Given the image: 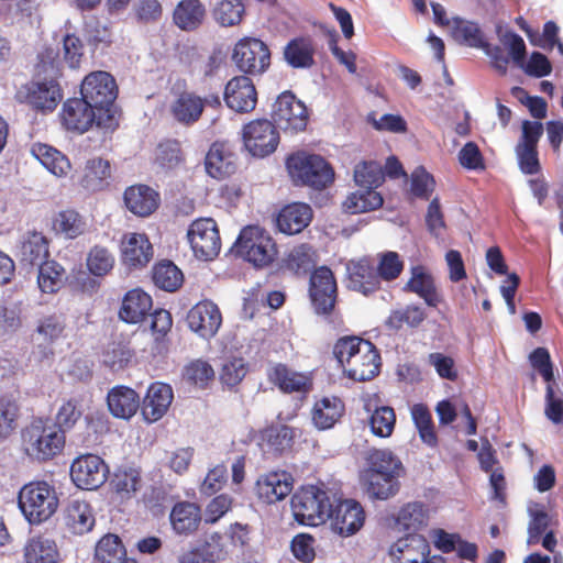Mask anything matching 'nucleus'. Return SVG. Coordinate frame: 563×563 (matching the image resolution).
Masks as SVG:
<instances>
[{"mask_svg":"<svg viewBox=\"0 0 563 563\" xmlns=\"http://www.w3.org/2000/svg\"><path fill=\"white\" fill-rule=\"evenodd\" d=\"M333 354L351 379L365 382L378 374L380 357L369 341L357 336L341 338L334 344Z\"/></svg>","mask_w":563,"mask_h":563,"instance_id":"obj_1","label":"nucleus"},{"mask_svg":"<svg viewBox=\"0 0 563 563\" xmlns=\"http://www.w3.org/2000/svg\"><path fill=\"white\" fill-rule=\"evenodd\" d=\"M18 506L30 525L38 526L56 514L59 507L57 489L47 481H32L21 487Z\"/></svg>","mask_w":563,"mask_h":563,"instance_id":"obj_2","label":"nucleus"},{"mask_svg":"<svg viewBox=\"0 0 563 563\" xmlns=\"http://www.w3.org/2000/svg\"><path fill=\"white\" fill-rule=\"evenodd\" d=\"M24 453L33 461L45 462L58 455L65 445V434L54 422L35 419L21 432Z\"/></svg>","mask_w":563,"mask_h":563,"instance_id":"obj_3","label":"nucleus"},{"mask_svg":"<svg viewBox=\"0 0 563 563\" xmlns=\"http://www.w3.org/2000/svg\"><path fill=\"white\" fill-rule=\"evenodd\" d=\"M234 246L236 254L256 268L269 266L278 254L272 235L258 225L243 228Z\"/></svg>","mask_w":563,"mask_h":563,"instance_id":"obj_4","label":"nucleus"},{"mask_svg":"<svg viewBox=\"0 0 563 563\" xmlns=\"http://www.w3.org/2000/svg\"><path fill=\"white\" fill-rule=\"evenodd\" d=\"M286 166L290 178L297 185L322 189L333 181V169L320 155L298 152L287 158Z\"/></svg>","mask_w":563,"mask_h":563,"instance_id":"obj_5","label":"nucleus"},{"mask_svg":"<svg viewBox=\"0 0 563 563\" xmlns=\"http://www.w3.org/2000/svg\"><path fill=\"white\" fill-rule=\"evenodd\" d=\"M63 125L73 132L85 133L93 124L104 130H114L119 122L114 114L97 111L85 98L68 99L60 113Z\"/></svg>","mask_w":563,"mask_h":563,"instance_id":"obj_6","label":"nucleus"},{"mask_svg":"<svg viewBox=\"0 0 563 563\" xmlns=\"http://www.w3.org/2000/svg\"><path fill=\"white\" fill-rule=\"evenodd\" d=\"M332 503L328 492L318 486H306L291 497L295 519L305 526L317 527L330 516Z\"/></svg>","mask_w":563,"mask_h":563,"instance_id":"obj_7","label":"nucleus"},{"mask_svg":"<svg viewBox=\"0 0 563 563\" xmlns=\"http://www.w3.org/2000/svg\"><path fill=\"white\" fill-rule=\"evenodd\" d=\"M80 95L97 111L117 117L113 102L118 95V88L114 78L109 73L97 70L88 74L81 82Z\"/></svg>","mask_w":563,"mask_h":563,"instance_id":"obj_8","label":"nucleus"},{"mask_svg":"<svg viewBox=\"0 0 563 563\" xmlns=\"http://www.w3.org/2000/svg\"><path fill=\"white\" fill-rule=\"evenodd\" d=\"M187 238L195 256L211 261L221 250V239L216 221L211 218L195 220L188 229Z\"/></svg>","mask_w":563,"mask_h":563,"instance_id":"obj_9","label":"nucleus"},{"mask_svg":"<svg viewBox=\"0 0 563 563\" xmlns=\"http://www.w3.org/2000/svg\"><path fill=\"white\" fill-rule=\"evenodd\" d=\"M272 115L276 124L287 133L301 132L308 124V111L303 102L291 92H283L273 104Z\"/></svg>","mask_w":563,"mask_h":563,"instance_id":"obj_10","label":"nucleus"},{"mask_svg":"<svg viewBox=\"0 0 563 563\" xmlns=\"http://www.w3.org/2000/svg\"><path fill=\"white\" fill-rule=\"evenodd\" d=\"M232 59L238 68L249 74H262L269 66L267 45L255 37L241 38L234 46Z\"/></svg>","mask_w":563,"mask_h":563,"instance_id":"obj_11","label":"nucleus"},{"mask_svg":"<svg viewBox=\"0 0 563 563\" xmlns=\"http://www.w3.org/2000/svg\"><path fill=\"white\" fill-rule=\"evenodd\" d=\"M242 137L245 148L256 157H265L277 148L279 134L268 120H254L243 126Z\"/></svg>","mask_w":563,"mask_h":563,"instance_id":"obj_12","label":"nucleus"},{"mask_svg":"<svg viewBox=\"0 0 563 563\" xmlns=\"http://www.w3.org/2000/svg\"><path fill=\"white\" fill-rule=\"evenodd\" d=\"M187 327L202 340H211L222 324V313L213 301L205 299L192 306L186 316Z\"/></svg>","mask_w":563,"mask_h":563,"instance_id":"obj_13","label":"nucleus"},{"mask_svg":"<svg viewBox=\"0 0 563 563\" xmlns=\"http://www.w3.org/2000/svg\"><path fill=\"white\" fill-rule=\"evenodd\" d=\"M108 473L103 460L95 454L78 456L70 465L71 481L80 489L99 488L107 481Z\"/></svg>","mask_w":563,"mask_h":563,"instance_id":"obj_14","label":"nucleus"},{"mask_svg":"<svg viewBox=\"0 0 563 563\" xmlns=\"http://www.w3.org/2000/svg\"><path fill=\"white\" fill-rule=\"evenodd\" d=\"M63 95L57 81H33L22 86L16 92L20 102L42 112H52L60 102Z\"/></svg>","mask_w":563,"mask_h":563,"instance_id":"obj_15","label":"nucleus"},{"mask_svg":"<svg viewBox=\"0 0 563 563\" xmlns=\"http://www.w3.org/2000/svg\"><path fill=\"white\" fill-rule=\"evenodd\" d=\"M206 106L211 108L220 107V96L218 93H210L202 98L195 92L185 91L170 104V113L177 122L190 125L200 119Z\"/></svg>","mask_w":563,"mask_h":563,"instance_id":"obj_16","label":"nucleus"},{"mask_svg":"<svg viewBox=\"0 0 563 563\" xmlns=\"http://www.w3.org/2000/svg\"><path fill=\"white\" fill-rule=\"evenodd\" d=\"M331 529L342 538L354 536L365 522V511L362 505L354 499L340 500L331 508Z\"/></svg>","mask_w":563,"mask_h":563,"instance_id":"obj_17","label":"nucleus"},{"mask_svg":"<svg viewBox=\"0 0 563 563\" xmlns=\"http://www.w3.org/2000/svg\"><path fill=\"white\" fill-rule=\"evenodd\" d=\"M309 295L317 313H329L335 303L336 282L328 267L317 268L310 277Z\"/></svg>","mask_w":563,"mask_h":563,"instance_id":"obj_18","label":"nucleus"},{"mask_svg":"<svg viewBox=\"0 0 563 563\" xmlns=\"http://www.w3.org/2000/svg\"><path fill=\"white\" fill-rule=\"evenodd\" d=\"M223 99L231 110L238 113H247L255 109L257 92L249 77L236 76L225 85Z\"/></svg>","mask_w":563,"mask_h":563,"instance_id":"obj_19","label":"nucleus"},{"mask_svg":"<svg viewBox=\"0 0 563 563\" xmlns=\"http://www.w3.org/2000/svg\"><path fill=\"white\" fill-rule=\"evenodd\" d=\"M121 255L124 265L132 268L143 267L153 257V246L145 234L126 233L121 241Z\"/></svg>","mask_w":563,"mask_h":563,"instance_id":"obj_20","label":"nucleus"},{"mask_svg":"<svg viewBox=\"0 0 563 563\" xmlns=\"http://www.w3.org/2000/svg\"><path fill=\"white\" fill-rule=\"evenodd\" d=\"M96 519L91 506L80 499H71L63 511L65 529L75 536L88 533L95 527Z\"/></svg>","mask_w":563,"mask_h":563,"instance_id":"obj_21","label":"nucleus"},{"mask_svg":"<svg viewBox=\"0 0 563 563\" xmlns=\"http://www.w3.org/2000/svg\"><path fill=\"white\" fill-rule=\"evenodd\" d=\"M174 398L173 389L164 383H153L143 400L142 413L146 421L159 420L168 410Z\"/></svg>","mask_w":563,"mask_h":563,"instance_id":"obj_22","label":"nucleus"},{"mask_svg":"<svg viewBox=\"0 0 563 563\" xmlns=\"http://www.w3.org/2000/svg\"><path fill=\"white\" fill-rule=\"evenodd\" d=\"M292 489V478L286 472H271L260 476L256 492L261 499L274 504L284 499Z\"/></svg>","mask_w":563,"mask_h":563,"instance_id":"obj_23","label":"nucleus"},{"mask_svg":"<svg viewBox=\"0 0 563 563\" xmlns=\"http://www.w3.org/2000/svg\"><path fill=\"white\" fill-rule=\"evenodd\" d=\"M349 287L355 291L368 295L380 287L376 268L367 258L351 261L347 266Z\"/></svg>","mask_w":563,"mask_h":563,"instance_id":"obj_24","label":"nucleus"},{"mask_svg":"<svg viewBox=\"0 0 563 563\" xmlns=\"http://www.w3.org/2000/svg\"><path fill=\"white\" fill-rule=\"evenodd\" d=\"M111 175L110 162L95 156L86 161L79 177V184L87 191H100L109 186Z\"/></svg>","mask_w":563,"mask_h":563,"instance_id":"obj_25","label":"nucleus"},{"mask_svg":"<svg viewBox=\"0 0 563 563\" xmlns=\"http://www.w3.org/2000/svg\"><path fill=\"white\" fill-rule=\"evenodd\" d=\"M30 153L55 177H66L71 170L69 158L59 150L48 144L34 143L31 145Z\"/></svg>","mask_w":563,"mask_h":563,"instance_id":"obj_26","label":"nucleus"},{"mask_svg":"<svg viewBox=\"0 0 563 563\" xmlns=\"http://www.w3.org/2000/svg\"><path fill=\"white\" fill-rule=\"evenodd\" d=\"M60 561L57 543L48 537H31L23 547L24 563H60Z\"/></svg>","mask_w":563,"mask_h":563,"instance_id":"obj_27","label":"nucleus"},{"mask_svg":"<svg viewBox=\"0 0 563 563\" xmlns=\"http://www.w3.org/2000/svg\"><path fill=\"white\" fill-rule=\"evenodd\" d=\"M389 554L395 563H421L429 554V544L421 536L410 534L394 543Z\"/></svg>","mask_w":563,"mask_h":563,"instance_id":"obj_28","label":"nucleus"},{"mask_svg":"<svg viewBox=\"0 0 563 563\" xmlns=\"http://www.w3.org/2000/svg\"><path fill=\"white\" fill-rule=\"evenodd\" d=\"M312 209L307 203L296 202L286 206L277 217V228L285 234L300 233L311 221Z\"/></svg>","mask_w":563,"mask_h":563,"instance_id":"obj_29","label":"nucleus"},{"mask_svg":"<svg viewBox=\"0 0 563 563\" xmlns=\"http://www.w3.org/2000/svg\"><path fill=\"white\" fill-rule=\"evenodd\" d=\"M404 290L418 295L428 306L437 307L440 302L434 279L428 269L421 265L410 268V278L405 285Z\"/></svg>","mask_w":563,"mask_h":563,"instance_id":"obj_30","label":"nucleus"},{"mask_svg":"<svg viewBox=\"0 0 563 563\" xmlns=\"http://www.w3.org/2000/svg\"><path fill=\"white\" fill-rule=\"evenodd\" d=\"M152 298L140 288L125 294L119 311V317L126 323L141 322L152 309Z\"/></svg>","mask_w":563,"mask_h":563,"instance_id":"obj_31","label":"nucleus"},{"mask_svg":"<svg viewBox=\"0 0 563 563\" xmlns=\"http://www.w3.org/2000/svg\"><path fill=\"white\" fill-rule=\"evenodd\" d=\"M124 202L132 213L147 217L158 207V194L145 185L131 186L124 192Z\"/></svg>","mask_w":563,"mask_h":563,"instance_id":"obj_32","label":"nucleus"},{"mask_svg":"<svg viewBox=\"0 0 563 563\" xmlns=\"http://www.w3.org/2000/svg\"><path fill=\"white\" fill-rule=\"evenodd\" d=\"M206 13L201 0H180L174 9L173 21L181 31L191 32L202 25Z\"/></svg>","mask_w":563,"mask_h":563,"instance_id":"obj_33","label":"nucleus"},{"mask_svg":"<svg viewBox=\"0 0 563 563\" xmlns=\"http://www.w3.org/2000/svg\"><path fill=\"white\" fill-rule=\"evenodd\" d=\"M110 412L120 419L129 420L132 418L140 407L139 395L129 387H113L107 397Z\"/></svg>","mask_w":563,"mask_h":563,"instance_id":"obj_34","label":"nucleus"},{"mask_svg":"<svg viewBox=\"0 0 563 563\" xmlns=\"http://www.w3.org/2000/svg\"><path fill=\"white\" fill-rule=\"evenodd\" d=\"M268 377L285 393H308L311 389V379L307 374L295 372L283 364L273 366Z\"/></svg>","mask_w":563,"mask_h":563,"instance_id":"obj_35","label":"nucleus"},{"mask_svg":"<svg viewBox=\"0 0 563 563\" xmlns=\"http://www.w3.org/2000/svg\"><path fill=\"white\" fill-rule=\"evenodd\" d=\"M344 413V404L338 397H323L317 400L311 411L313 426L318 430H328L335 426Z\"/></svg>","mask_w":563,"mask_h":563,"instance_id":"obj_36","label":"nucleus"},{"mask_svg":"<svg viewBox=\"0 0 563 563\" xmlns=\"http://www.w3.org/2000/svg\"><path fill=\"white\" fill-rule=\"evenodd\" d=\"M48 240L40 232L23 235L19 247L20 261L29 265H41L48 257Z\"/></svg>","mask_w":563,"mask_h":563,"instance_id":"obj_37","label":"nucleus"},{"mask_svg":"<svg viewBox=\"0 0 563 563\" xmlns=\"http://www.w3.org/2000/svg\"><path fill=\"white\" fill-rule=\"evenodd\" d=\"M206 170L213 178H224L235 170V157L224 144L214 143L206 156Z\"/></svg>","mask_w":563,"mask_h":563,"instance_id":"obj_38","label":"nucleus"},{"mask_svg":"<svg viewBox=\"0 0 563 563\" xmlns=\"http://www.w3.org/2000/svg\"><path fill=\"white\" fill-rule=\"evenodd\" d=\"M368 467L364 473L374 474V476L384 475L386 478L401 475L402 464L400 460L389 450H373L368 457Z\"/></svg>","mask_w":563,"mask_h":563,"instance_id":"obj_39","label":"nucleus"},{"mask_svg":"<svg viewBox=\"0 0 563 563\" xmlns=\"http://www.w3.org/2000/svg\"><path fill=\"white\" fill-rule=\"evenodd\" d=\"M314 45L310 38L298 37L290 41L285 49V60L294 68H309L313 65Z\"/></svg>","mask_w":563,"mask_h":563,"instance_id":"obj_40","label":"nucleus"},{"mask_svg":"<svg viewBox=\"0 0 563 563\" xmlns=\"http://www.w3.org/2000/svg\"><path fill=\"white\" fill-rule=\"evenodd\" d=\"M384 200L379 192L369 190V188H361L351 192L342 202L345 212L357 214L376 210L382 207Z\"/></svg>","mask_w":563,"mask_h":563,"instance_id":"obj_41","label":"nucleus"},{"mask_svg":"<svg viewBox=\"0 0 563 563\" xmlns=\"http://www.w3.org/2000/svg\"><path fill=\"white\" fill-rule=\"evenodd\" d=\"M200 509L191 503H178L170 512V522L179 534L195 531L200 522Z\"/></svg>","mask_w":563,"mask_h":563,"instance_id":"obj_42","label":"nucleus"},{"mask_svg":"<svg viewBox=\"0 0 563 563\" xmlns=\"http://www.w3.org/2000/svg\"><path fill=\"white\" fill-rule=\"evenodd\" d=\"M245 14V5L242 0H218L211 15L217 24L223 27L239 25Z\"/></svg>","mask_w":563,"mask_h":563,"instance_id":"obj_43","label":"nucleus"},{"mask_svg":"<svg viewBox=\"0 0 563 563\" xmlns=\"http://www.w3.org/2000/svg\"><path fill=\"white\" fill-rule=\"evenodd\" d=\"M429 508L418 501L405 505L398 512L396 521L399 527L408 531H418L428 525Z\"/></svg>","mask_w":563,"mask_h":563,"instance_id":"obj_44","label":"nucleus"},{"mask_svg":"<svg viewBox=\"0 0 563 563\" xmlns=\"http://www.w3.org/2000/svg\"><path fill=\"white\" fill-rule=\"evenodd\" d=\"M365 409L371 412L369 426L372 432L379 438H389L396 423L394 409L389 406H380L372 409L371 402L365 404Z\"/></svg>","mask_w":563,"mask_h":563,"instance_id":"obj_45","label":"nucleus"},{"mask_svg":"<svg viewBox=\"0 0 563 563\" xmlns=\"http://www.w3.org/2000/svg\"><path fill=\"white\" fill-rule=\"evenodd\" d=\"M126 550L117 534L108 533L96 544L95 558L99 563H122Z\"/></svg>","mask_w":563,"mask_h":563,"instance_id":"obj_46","label":"nucleus"},{"mask_svg":"<svg viewBox=\"0 0 563 563\" xmlns=\"http://www.w3.org/2000/svg\"><path fill=\"white\" fill-rule=\"evenodd\" d=\"M111 485L121 499H129L141 487L140 471L134 467H121L114 473Z\"/></svg>","mask_w":563,"mask_h":563,"instance_id":"obj_47","label":"nucleus"},{"mask_svg":"<svg viewBox=\"0 0 563 563\" xmlns=\"http://www.w3.org/2000/svg\"><path fill=\"white\" fill-rule=\"evenodd\" d=\"M385 179L382 165L374 161H364L354 168V181L360 188L375 190Z\"/></svg>","mask_w":563,"mask_h":563,"instance_id":"obj_48","label":"nucleus"},{"mask_svg":"<svg viewBox=\"0 0 563 563\" xmlns=\"http://www.w3.org/2000/svg\"><path fill=\"white\" fill-rule=\"evenodd\" d=\"M363 482L367 486V493L371 497L386 500L395 496L399 490V481L397 477L374 476V474L363 473Z\"/></svg>","mask_w":563,"mask_h":563,"instance_id":"obj_49","label":"nucleus"},{"mask_svg":"<svg viewBox=\"0 0 563 563\" xmlns=\"http://www.w3.org/2000/svg\"><path fill=\"white\" fill-rule=\"evenodd\" d=\"M65 271L55 261H46L38 265L37 284L44 294H54L59 290L63 285Z\"/></svg>","mask_w":563,"mask_h":563,"instance_id":"obj_50","label":"nucleus"},{"mask_svg":"<svg viewBox=\"0 0 563 563\" xmlns=\"http://www.w3.org/2000/svg\"><path fill=\"white\" fill-rule=\"evenodd\" d=\"M284 266L297 274L307 273L316 263V253L308 244L294 246L283 260Z\"/></svg>","mask_w":563,"mask_h":563,"instance_id":"obj_51","label":"nucleus"},{"mask_svg":"<svg viewBox=\"0 0 563 563\" xmlns=\"http://www.w3.org/2000/svg\"><path fill=\"white\" fill-rule=\"evenodd\" d=\"M54 229L67 239H76L85 233L87 223L77 211L64 210L56 216Z\"/></svg>","mask_w":563,"mask_h":563,"instance_id":"obj_52","label":"nucleus"},{"mask_svg":"<svg viewBox=\"0 0 563 563\" xmlns=\"http://www.w3.org/2000/svg\"><path fill=\"white\" fill-rule=\"evenodd\" d=\"M450 31L454 40L460 43L476 48L484 45L483 34L476 23L454 18Z\"/></svg>","mask_w":563,"mask_h":563,"instance_id":"obj_53","label":"nucleus"},{"mask_svg":"<svg viewBox=\"0 0 563 563\" xmlns=\"http://www.w3.org/2000/svg\"><path fill=\"white\" fill-rule=\"evenodd\" d=\"M154 284L166 291H175L183 284V273L172 262H162L153 269Z\"/></svg>","mask_w":563,"mask_h":563,"instance_id":"obj_54","label":"nucleus"},{"mask_svg":"<svg viewBox=\"0 0 563 563\" xmlns=\"http://www.w3.org/2000/svg\"><path fill=\"white\" fill-rule=\"evenodd\" d=\"M114 262V256L108 249L96 245L89 251L86 265L93 276L101 277L113 268Z\"/></svg>","mask_w":563,"mask_h":563,"instance_id":"obj_55","label":"nucleus"},{"mask_svg":"<svg viewBox=\"0 0 563 563\" xmlns=\"http://www.w3.org/2000/svg\"><path fill=\"white\" fill-rule=\"evenodd\" d=\"M294 438V429L287 426H273L263 432V440H265L268 448L276 453H282L290 449Z\"/></svg>","mask_w":563,"mask_h":563,"instance_id":"obj_56","label":"nucleus"},{"mask_svg":"<svg viewBox=\"0 0 563 563\" xmlns=\"http://www.w3.org/2000/svg\"><path fill=\"white\" fill-rule=\"evenodd\" d=\"M402 269L404 261L398 253L387 251L377 254L376 272L379 280L391 282L401 274Z\"/></svg>","mask_w":563,"mask_h":563,"instance_id":"obj_57","label":"nucleus"},{"mask_svg":"<svg viewBox=\"0 0 563 563\" xmlns=\"http://www.w3.org/2000/svg\"><path fill=\"white\" fill-rule=\"evenodd\" d=\"M156 164L163 169H173L183 162L180 144L177 141L161 143L156 150Z\"/></svg>","mask_w":563,"mask_h":563,"instance_id":"obj_58","label":"nucleus"},{"mask_svg":"<svg viewBox=\"0 0 563 563\" xmlns=\"http://www.w3.org/2000/svg\"><path fill=\"white\" fill-rule=\"evenodd\" d=\"M64 329L65 322L63 317L57 313H52L38 319L36 333L44 342H53L63 334Z\"/></svg>","mask_w":563,"mask_h":563,"instance_id":"obj_59","label":"nucleus"},{"mask_svg":"<svg viewBox=\"0 0 563 563\" xmlns=\"http://www.w3.org/2000/svg\"><path fill=\"white\" fill-rule=\"evenodd\" d=\"M81 415L82 411L79 407V401L76 399H68L60 405L54 423L65 433L66 430H69L75 426Z\"/></svg>","mask_w":563,"mask_h":563,"instance_id":"obj_60","label":"nucleus"},{"mask_svg":"<svg viewBox=\"0 0 563 563\" xmlns=\"http://www.w3.org/2000/svg\"><path fill=\"white\" fill-rule=\"evenodd\" d=\"M246 363L242 357H231L227 360L220 373L221 380L228 386L238 385L246 375Z\"/></svg>","mask_w":563,"mask_h":563,"instance_id":"obj_61","label":"nucleus"},{"mask_svg":"<svg viewBox=\"0 0 563 563\" xmlns=\"http://www.w3.org/2000/svg\"><path fill=\"white\" fill-rule=\"evenodd\" d=\"M531 520L528 526V539L529 545L537 544L543 533L548 532L547 529L550 525L549 515L542 509L529 510Z\"/></svg>","mask_w":563,"mask_h":563,"instance_id":"obj_62","label":"nucleus"},{"mask_svg":"<svg viewBox=\"0 0 563 563\" xmlns=\"http://www.w3.org/2000/svg\"><path fill=\"white\" fill-rule=\"evenodd\" d=\"M544 415L554 424L563 422V395L556 394L551 384L547 386Z\"/></svg>","mask_w":563,"mask_h":563,"instance_id":"obj_63","label":"nucleus"},{"mask_svg":"<svg viewBox=\"0 0 563 563\" xmlns=\"http://www.w3.org/2000/svg\"><path fill=\"white\" fill-rule=\"evenodd\" d=\"M291 551L296 559L309 563L314 559V538L307 533L297 534L291 541Z\"/></svg>","mask_w":563,"mask_h":563,"instance_id":"obj_64","label":"nucleus"}]
</instances>
